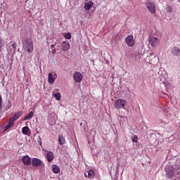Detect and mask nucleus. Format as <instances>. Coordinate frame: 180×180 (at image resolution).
<instances>
[{
  "mask_svg": "<svg viewBox=\"0 0 180 180\" xmlns=\"http://www.w3.org/2000/svg\"><path fill=\"white\" fill-rule=\"evenodd\" d=\"M34 50L33 46V40L32 39L27 38L22 40V51L28 54H32Z\"/></svg>",
  "mask_w": 180,
  "mask_h": 180,
  "instance_id": "1",
  "label": "nucleus"
},
{
  "mask_svg": "<svg viewBox=\"0 0 180 180\" xmlns=\"http://www.w3.org/2000/svg\"><path fill=\"white\" fill-rule=\"evenodd\" d=\"M127 102L124 99H117L114 102L115 109H124Z\"/></svg>",
  "mask_w": 180,
  "mask_h": 180,
  "instance_id": "2",
  "label": "nucleus"
},
{
  "mask_svg": "<svg viewBox=\"0 0 180 180\" xmlns=\"http://www.w3.org/2000/svg\"><path fill=\"white\" fill-rule=\"evenodd\" d=\"M174 166L172 165H167L165 167V172L168 178H172V176H174Z\"/></svg>",
  "mask_w": 180,
  "mask_h": 180,
  "instance_id": "3",
  "label": "nucleus"
},
{
  "mask_svg": "<svg viewBox=\"0 0 180 180\" xmlns=\"http://www.w3.org/2000/svg\"><path fill=\"white\" fill-rule=\"evenodd\" d=\"M146 6L150 13H155V4L153 1H148L146 3Z\"/></svg>",
  "mask_w": 180,
  "mask_h": 180,
  "instance_id": "4",
  "label": "nucleus"
},
{
  "mask_svg": "<svg viewBox=\"0 0 180 180\" xmlns=\"http://www.w3.org/2000/svg\"><path fill=\"white\" fill-rule=\"evenodd\" d=\"M125 41L127 46H129V47H133V46H134V44L136 43V41L134 40L133 35H129L125 39Z\"/></svg>",
  "mask_w": 180,
  "mask_h": 180,
  "instance_id": "5",
  "label": "nucleus"
},
{
  "mask_svg": "<svg viewBox=\"0 0 180 180\" xmlns=\"http://www.w3.org/2000/svg\"><path fill=\"white\" fill-rule=\"evenodd\" d=\"M82 79H83V76L81 72H75L73 74V79H74L75 82L79 83V82H81V81H82Z\"/></svg>",
  "mask_w": 180,
  "mask_h": 180,
  "instance_id": "6",
  "label": "nucleus"
},
{
  "mask_svg": "<svg viewBox=\"0 0 180 180\" xmlns=\"http://www.w3.org/2000/svg\"><path fill=\"white\" fill-rule=\"evenodd\" d=\"M149 44H150L152 47H157V46L160 44V39L157 37H150L149 39Z\"/></svg>",
  "mask_w": 180,
  "mask_h": 180,
  "instance_id": "7",
  "label": "nucleus"
},
{
  "mask_svg": "<svg viewBox=\"0 0 180 180\" xmlns=\"http://www.w3.org/2000/svg\"><path fill=\"white\" fill-rule=\"evenodd\" d=\"M22 161L24 165H30L32 164V159L28 155L23 156Z\"/></svg>",
  "mask_w": 180,
  "mask_h": 180,
  "instance_id": "8",
  "label": "nucleus"
},
{
  "mask_svg": "<svg viewBox=\"0 0 180 180\" xmlns=\"http://www.w3.org/2000/svg\"><path fill=\"white\" fill-rule=\"evenodd\" d=\"M41 164H43V162L41 160H40V159L34 158L32 160V167H41Z\"/></svg>",
  "mask_w": 180,
  "mask_h": 180,
  "instance_id": "9",
  "label": "nucleus"
},
{
  "mask_svg": "<svg viewBox=\"0 0 180 180\" xmlns=\"http://www.w3.org/2000/svg\"><path fill=\"white\" fill-rule=\"evenodd\" d=\"M70 42L68 41H63L62 44H61V49L63 50V51H68V50H70Z\"/></svg>",
  "mask_w": 180,
  "mask_h": 180,
  "instance_id": "10",
  "label": "nucleus"
},
{
  "mask_svg": "<svg viewBox=\"0 0 180 180\" xmlns=\"http://www.w3.org/2000/svg\"><path fill=\"white\" fill-rule=\"evenodd\" d=\"M171 53L173 56H175L176 57H178L180 54V50L179 48L174 46L171 49Z\"/></svg>",
  "mask_w": 180,
  "mask_h": 180,
  "instance_id": "11",
  "label": "nucleus"
},
{
  "mask_svg": "<svg viewBox=\"0 0 180 180\" xmlns=\"http://www.w3.org/2000/svg\"><path fill=\"white\" fill-rule=\"evenodd\" d=\"M46 160L49 162H51L54 160V153L53 152H47L46 153Z\"/></svg>",
  "mask_w": 180,
  "mask_h": 180,
  "instance_id": "12",
  "label": "nucleus"
},
{
  "mask_svg": "<svg viewBox=\"0 0 180 180\" xmlns=\"http://www.w3.org/2000/svg\"><path fill=\"white\" fill-rule=\"evenodd\" d=\"M54 81H56V78L53 75L51 72L48 74V82L49 84H51V85H53L54 84Z\"/></svg>",
  "mask_w": 180,
  "mask_h": 180,
  "instance_id": "13",
  "label": "nucleus"
},
{
  "mask_svg": "<svg viewBox=\"0 0 180 180\" xmlns=\"http://www.w3.org/2000/svg\"><path fill=\"white\" fill-rule=\"evenodd\" d=\"M21 113H22V112H15V113L10 118L11 122H13V123H15V120H18V119H19V117H20Z\"/></svg>",
  "mask_w": 180,
  "mask_h": 180,
  "instance_id": "14",
  "label": "nucleus"
},
{
  "mask_svg": "<svg viewBox=\"0 0 180 180\" xmlns=\"http://www.w3.org/2000/svg\"><path fill=\"white\" fill-rule=\"evenodd\" d=\"M94 6V2L92 1H89L84 4V9L85 11H89L91 8Z\"/></svg>",
  "mask_w": 180,
  "mask_h": 180,
  "instance_id": "15",
  "label": "nucleus"
},
{
  "mask_svg": "<svg viewBox=\"0 0 180 180\" xmlns=\"http://www.w3.org/2000/svg\"><path fill=\"white\" fill-rule=\"evenodd\" d=\"M52 172H53V174H60V167H58V166L56 165H53Z\"/></svg>",
  "mask_w": 180,
  "mask_h": 180,
  "instance_id": "16",
  "label": "nucleus"
},
{
  "mask_svg": "<svg viewBox=\"0 0 180 180\" xmlns=\"http://www.w3.org/2000/svg\"><path fill=\"white\" fill-rule=\"evenodd\" d=\"M13 124H15V122H13L9 120L8 124L4 127L5 131H6V130H9V129H11Z\"/></svg>",
  "mask_w": 180,
  "mask_h": 180,
  "instance_id": "17",
  "label": "nucleus"
},
{
  "mask_svg": "<svg viewBox=\"0 0 180 180\" xmlns=\"http://www.w3.org/2000/svg\"><path fill=\"white\" fill-rule=\"evenodd\" d=\"M58 143L60 146H63V144L65 143V139L63 136H59L58 137Z\"/></svg>",
  "mask_w": 180,
  "mask_h": 180,
  "instance_id": "18",
  "label": "nucleus"
},
{
  "mask_svg": "<svg viewBox=\"0 0 180 180\" xmlns=\"http://www.w3.org/2000/svg\"><path fill=\"white\" fill-rule=\"evenodd\" d=\"M33 115H34V112H33V111H31L27 116L24 117V120H30V119L33 117Z\"/></svg>",
  "mask_w": 180,
  "mask_h": 180,
  "instance_id": "19",
  "label": "nucleus"
},
{
  "mask_svg": "<svg viewBox=\"0 0 180 180\" xmlns=\"http://www.w3.org/2000/svg\"><path fill=\"white\" fill-rule=\"evenodd\" d=\"M94 176H95V172L94 171V169H91L88 172V178L91 179V178H94Z\"/></svg>",
  "mask_w": 180,
  "mask_h": 180,
  "instance_id": "20",
  "label": "nucleus"
},
{
  "mask_svg": "<svg viewBox=\"0 0 180 180\" xmlns=\"http://www.w3.org/2000/svg\"><path fill=\"white\" fill-rule=\"evenodd\" d=\"M30 131L29 127H24L22 129V134H27Z\"/></svg>",
  "mask_w": 180,
  "mask_h": 180,
  "instance_id": "21",
  "label": "nucleus"
},
{
  "mask_svg": "<svg viewBox=\"0 0 180 180\" xmlns=\"http://www.w3.org/2000/svg\"><path fill=\"white\" fill-rule=\"evenodd\" d=\"M54 98H56V101H60V99H61V94L60 93L55 94Z\"/></svg>",
  "mask_w": 180,
  "mask_h": 180,
  "instance_id": "22",
  "label": "nucleus"
},
{
  "mask_svg": "<svg viewBox=\"0 0 180 180\" xmlns=\"http://www.w3.org/2000/svg\"><path fill=\"white\" fill-rule=\"evenodd\" d=\"M176 172H177V175L179 176L180 178V165H176V168H175Z\"/></svg>",
  "mask_w": 180,
  "mask_h": 180,
  "instance_id": "23",
  "label": "nucleus"
},
{
  "mask_svg": "<svg viewBox=\"0 0 180 180\" xmlns=\"http://www.w3.org/2000/svg\"><path fill=\"white\" fill-rule=\"evenodd\" d=\"M132 141H133V143H137V141H139V137H137V136L134 135L132 137Z\"/></svg>",
  "mask_w": 180,
  "mask_h": 180,
  "instance_id": "24",
  "label": "nucleus"
},
{
  "mask_svg": "<svg viewBox=\"0 0 180 180\" xmlns=\"http://www.w3.org/2000/svg\"><path fill=\"white\" fill-rule=\"evenodd\" d=\"M51 49H52V51H51L52 54H56V48H54V44L51 45Z\"/></svg>",
  "mask_w": 180,
  "mask_h": 180,
  "instance_id": "25",
  "label": "nucleus"
},
{
  "mask_svg": "<svg viewBox=\"0 0 180 180\" xmlns=\"http://www.w3.org/2000/svg\"><path fill=\"white\" fill-rule=\"evenodd\" d=\"M4 44H5V43L4 42V39H2V38L0 37V49L1 47H4Z\"/></svg>",
  "mask_w": 180,
  "mask_h": 180,
  "instance_id": "26",
  "label": "nucleus"
},
{
  "mask_svg": "<svg viewBox=\"0 0 180 180\" xmlns=\"http://www.w3.org/2000/svg\"><path fill=\"white\" fill-rule=\"evenodd\" d=\"M65 39H71V34L68 33L65 35Z\"/></svg>",
  "mask_w": 180,
  "mask_h": 180,
  "instance_id": "27",
  "label": "nucleus"
},
{
  "mask_svg": "<svg viewBox=\"0 0 180 180\" xmlns=\"http://www.w3.org/2000/svg\"><path fill=\"white\" fill-rule=\"evenodd\" d=\"M167 12H172V6H168L167 8Z\"/></svg>",
  "mask_w": 180,
  "mask_h": 180,
  "instance_id": "28",
  "label": "nucleus"
},
{
  "mask_svg": "<svg viewBox=\"0 0 180 180\" xmlns=\"http://www.w3.org/2000/svg\"><path fill=\"white\" fill-rule=\"evenodd\" d=\"M2 108V97L0 96V109Z\"/></svg>",
  "mask_w": 180,
  "mask_h": 180,
  "instance_id": "29",
  "label": "nucleus"
},
{
  "mask_svg": "<svg viewBox=\"0 0 180 180\" xmlns=\"http://www.w3.org/2000/svg\"><path fill=\"white\" fill-rule=\"evenodd\" d=\"M40 146H41V141L39 142Z\"/></svg>",
  "mask_w": 180,
  "mask_h": 180,
  "instance_id": "30",
  "label": "nucleus"
},
{
  "mask_svg": "<svg viewBox=\"0 0 180 180\" xmlns=\"http://www.w3.org/2000/svg\"><path fill=\"white\" fill-rule=\"evenodd\" d=\"M150 63V64H153V62H149Z\"/></svg>",
  "mask_w": 180,
  "mask_h": 180,
  "instance_id": "31",
  "label": "nucleus"
},
{
  "mask_svg": "<svg viewBox=\"0 0 180 180\" xmlns=\"http://www.w3.org/2000/svg\"><path fill=\"white\" fill-rule=\"evenodd\" d=\"M85 176H86V173L84 174Z\"/></svg>",
  "mask_w": 180,
  "mask_h": 180,
  "instance_id": "32",
  "label": "nucleus"
}]
</instances>
